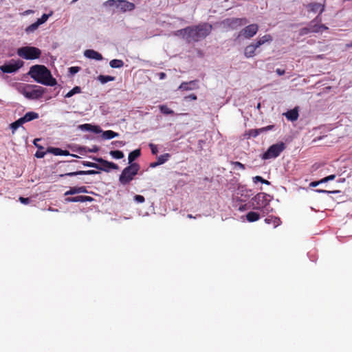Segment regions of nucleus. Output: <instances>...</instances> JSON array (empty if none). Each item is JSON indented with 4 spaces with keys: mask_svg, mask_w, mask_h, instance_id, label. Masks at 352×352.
I'll return each instance as SVG.
<instances>
[{
    "mask_svg": "<svg viewBox=\"0 0 352 352\" xmlns=\"http://www.w3.org/2000/svg\"><path fill=\"white\" fill-rule=\"evenodd\" d=\"M212 29V25L203 23L175 31L173 35L181 36L188 43H192L204 39L210 34Z\"/></svg>",
    "mask_w": 352,
    "mask_h": 352,
    "instance_id": "obj_1",
    "label": "nucleus"
},
{
    "mask_svg": "<svg viewBox=\"0 0 352 352\" xmlns=\"http://www.w3.org/2000/svg\"><path fill=\"white\" fill-rule=\"evenodd\" d=\"M28 75L36 82L47 86H54L56 80L52 76L51 72L43 65H35L30 68Z\"/></svg>",
    "mask_w": 352,
    "mask_h": 352,
    "instance_id": "obj_2",
    "label": "nucleus"
},
{
    "mask_svg": "<svg viewBox=\"0 0 352 352\" xmlns=\"http://www.w3.org/2000/svg\"><path fill=\"white\" fill-rule=\"evenodd\" d=\"M140 166L137 163L131 164L125 167L119 177V182L122 185L129 184L138 174Z\"/></svg>",
    "mask_w": 352,
    "mask_h": 352,
    "instance_id": "obj_3",
    "label": "nucleus"
},
{
    "mask_svg": "<svg viewBox=\"0 0 352 352\" xmlns=\"http://www.w3.org/2000/svg\"><path fill=\"white\" fill-rule=\"evenodd\" d=\"M45 92V89L35 85H26L21 93L28 99L36 100L41 98Z\"/></svg>",
    "mask_w": 352,
    "mask_h": 352,
    "instance_id": "obj_4",
    "label": "nucleus"
},
{
    "mask_svg": "<svg viewBox=\"0 0 352 352\" xmlns=\"http://www.w3.org/2000/svg\"><path fill=\"white\" fill-rule=\"evenodd\" d=\"M17 54L19 56L26 60H34L40 58L41 51L36 47L25 46L19 48L17 50Z\"/></svg>",
    "mask_w": 352,
    "mask_h": 352,
    "instance_id": "obj_5",
    "label": "nucleus"
},
{
    "mask_svg": "<svg viewBox=\"0 0 352 352\" xmlns=\"http://www.w3.org/2000/svg\"><path fill=\"white\" fill-rule=\"evenodd\" d=\"M285 144L283 142L272 144L270 146L266 152H265L261 158L263 160H269L276 158L285 149Z\"/></svg>",
    "mask_w": 352,
    "mask_h": 352,
    "instance_id": "obj_6",
    "label": "nucleus"
},
{
    "mask_svg": "<svg viewBox=\"0 0 352 352\" xmlns=\"http://www.w3.org/2000/svg\"><path fill=\"white\" fill-rule=\"evenodd\" d=\"M248 23V20L243 18H228L222 21V24L225 28H230L231 30H236L239 28L246 25Z\"/></svg>",
    "mask_w": 352,
    "mask_h": 352,
    "instance_id": "obj_7",
    "label": "nucleus"
},
{
    "mask_svg": "<svg viewBox=\"0 0 352 352\" xmlns=\"http://www.w3.org/2000/svg\"><path fill=\"white\" fill-rule=\"evenodd\" d=\"M268 195L265 193H258L253 199L252 201L256 203V206H253V209L258 210L264 212V210L269 205L270 200L267 199Z\"/></svg>",
    "mask_w": 352,
    "mask_h": 352,
    "instance_id": "obj_8",
    "label": "nucleus"
},
{
    "mask_svg": "<svg viewBox=\"0 0 352 352\" xmlns=\"http://www.w3.org/2000/svg\"><path fill=\"white\" fill-rule=\"evenodd\" d=\"M23 65L22 60H12L9 63L0 66V69L3 73L10 74L16 72Z\"/></svg>",
    "mask_w": 352,
    "mask_h": 352,
    "instance_id": "obj_9",
    "label": "nucleus"
},
{
    "mask_svg": "<svg viewBox=\"0 0 352 352\" xmlns=\"http://www.w3.org/2000/svg\"><path fill=\"white\" fill-rule=\"evenodd\" d=\"M258 30V25L252 23L245 26L239 33L238 37L243 36L245 38L250 39L256 34Z\"/></svg>",
    "mask_w": 352,
    "mask_h": 352,
    "instance_id": "obj_10",
    "label": "nucleus"
},
{
    "mask_svg": "<svg viewBox=\"0 0 352 352\" xmlns=\"http://www.w3.org/2000/svg\"><path fill=\"white\" fill-rule=\"evenodd\" d=\"M95 160L99 163L98 170L109 172L110 169H118V166L113 162H109L102 158H95Z\"/></svg>",
    "mask_w": 352,
    "mask_h": 352,
    "instance_id": "obj_11",
    "label": "nucleus"
},
{
    "mask_svg": "<svg viewBox=\"0 0 352 352\" xmlns=\"http://www.w3.org/2000/svg\"><path fill=\"white\" fill-rule=\"evenodd\" d=\"M199 88L198 80H194L189 82H183L179 87V89L184 91L193 90Z\"/></svg>",
    "mask_w": 352,
    "mask_h": 352,
    "instance_id": "obj_12",
    "label": "nucleus"
},
{
    "mask_svg": "<svg viewBox=\"0 0 352 352\" xmlns=\"http://www.w3.org/2000/svg\"><path fill=\"white\" fill-rule=\"evenodd\" d=\"M100 172L96 170H78L74 172L67 173L65 174H60V177H64L65 176H76V175H96L99 174Z\"/></svg>",
    "mask_w": 352,
    "mask_h": 352,
    "instance_id": "obj_13",
    "label": "nucleus"
},
{
    "mask_svg": "<svg viewBox=\"0 0 352 352\" xmlns=\"http://www.w3.org/2000/svg\"><path fill=\"white\" fill-rule=\"evenodd\" d=\"M118 3H119L117 5V7L119 8L123 12L126 11H132L135 8V6L133 3L125 0H118Z\"/></svg>",
    "mask_w": 352,
    "mask_h": 352,
    "instance_id": "obj_14",
    "label": "nucleus"
},
{
    "mask_svg": "<svg viewBox=\"0 0 352 352\" xmlns=\"http://www.w3.org/2000/svg\"><path fill=\"white\" fill-rule=\"evenodd\" d=\"M94 199L89 196L79 195L76 197H70L65 198L66 202H86L92 201Z\"/></svg>",
    "mask_w": 352,
    "mask_h": 352,
    "instance_id": "obj_15",
    "label": "nucleus"
},
{
    "mask_svg": "<svg viewBox=\"0 0 352 352\" xmlns=\"http://www.w3.org/2000/svg\"><path fill=\"white\" fill-rule=\"evenodd\" d=\"M84 55L85 57L90 59L96 60H101L102 59V54L94 50H86L84 52Z\"/></svg>",
    "mask_w": 352,
    "mask_h": 352,
    "instance_id": "obj_16",
    "label": "nucleus"
},
{
    "mask_svg": "<svg viewBox=\"0 0 352 352\" xmlns=\"http://www.w3.org/2000/svg\"><path fill=\"white\" fill-rule=\"evenodd\" d=\"M87 190L86 186H74L71 187L70 189L66 191L64 194L65 196L72 195L78 193H87Z\"/></svg>",
    "mask_w": 352,
    "mask_h": 352,
    "instance_id": "obj_17",
    "label": "nucleus"
},
{
    "mask_svg": "<svg viewBox=\"0 0 352 352\" xmlns=\"http://www.w3.org/2000/svg\"><path fill=\"white\" fill-rule=\"evenodd\" d=\"M79 129L83 131H91L96 134L102 132L100 126L91 125V124H83L79 126Z\"/></svg>",
    "mask_w": 352,
    "mask_h": 352,
    "instance_id": "obj_18",
    "label": "nucleus"
},
{
    "mask_svg": "<svg viewBox=\"0 0 352 352\" xmlns=\"http://www.w3.org/2000/svg\"><path fill=\"white\" fill-rule=\"evenodd\" d=\"M257 48H258V47H256L255 43L247 45L244 50V56L246 58L253 57L255 55V51Z\"/></svg>",
    "mask_w": 352,
    "mask_h": 352,
    "instance_id": "obj_19",
    "label": "nucleus"
},
{
    "mask_svg": "<svg viewBox=\"0 0 352 352\" xmlns=\"http://www.w3.org/2000/svg\"><path fill=\"white\" fill-rule=\"evenodd\" d=\"M285 117L290 121H296L298 120L299 114L296 108L288 111L285 114Z\"/></svg>",
    "mask_w": 352,
    "mask_h": 352,
    "instance_id": "obj_20",
    "label": "nucleus"
},
{
    "mask_svg": "<svg viewBox=\"0 0 352 352\" xmlns=\"http://www.w3.org/2000/svg\"><path fill=\"white\" fill-rule=\"evenodd\" d=\"M48 151L50 153H52L54 155H65V156H67V155H69V152L67 150H63V149L59 148L51 147V148H50L48 149Z\"/></svg>",
    "mask_w": 352,
    "mask_h": 352,
    "instance_id": "obj_21",
    "label": "nucleus"
},
{
    "mask_svg": "<svg viewBox=\"0 0 352 352\" xmlns=\"http://www.w3.org/2000/svg\"><path fill=\"white\" fill-rule=\"evenodd\" d=\"M265 222L267 224H273L274 228H276L281 223L280 218L270 216L265 219Z\"/></svg>",
    "mask_w": 352,
    "mask_h": 352,
    "instance_id": "obj_22",
    "label": "nucleus"
},
{
    "mask_svg": "<svg viewBox=\"0 0 352 352\" xmlns=\"http://www.w3.org/2000/svg\"><path fill=\"white\" fill-rule=\"evenodd\" d=\"M38 118V114L34 111L28 112L24 115V116L22 117L25 123L37 119Z\"/></svg>",
    "mask_w": 352,
    "mask_h": 352,
    "instance_id": "obj_23",
    "label": "nucleus"
},
{
    "mask_svg": "<svg viewBox=\"0 0 352 352\" xmlns=\"http://www.w3.org/2000/svg\"><path fill=\"white\" fill-rule=\"evenodd\" d=\"M272 41V37L270 34H265L256 41L255 43L256 47H260L262 45L265 44L267 42H270Z\"/></svg>",
    "mask_w": 352,
    "mask_h": 352,
    "instance_id": "obj_24",
    "label": "nucleus"
},
{
    "mask_svg": "<svg viewBox=\"0 0 352 352\" xmlns=\"http://www.w3.org/2000/svg\"><path fill=\"white\" fill-rule=\"evenodd\" d=\"M260 219V214L256 212H249L246 214V219L249 222H254Z\"/></svg>",
    "mask_w": 352,
    "mask_h": 352,
    "instance_id": "obj_25",
    "label": "nucleus"
},
{
    "mask_svg": "<svg viewBox=\"0 0 352 352\" xmlns=\"http://www.w3.org/2000/svg\"><path fill=\"white\" fill-rule=\"evenodd\" d=\"M141 154V152H140V149H135L133 151H131L129 154V156H128V160H129V163L131 164H133L132 162L137 158Z\"/></svg>",
    "mask_w": 352,
    "mask_h": 352,
    "instance_id": "obj_26",
    "label": "nucleus"
},
{
    "mask_svg": "<svg viewBox=\"0 0 352 352\" xmlns=\"http://www.w3.org/2000/svg\"><path fill=\"white\" fill-rule=\"evenodd\" d=\"M118 135L119 134L118 133H116L111 130L105 131L102 133V138L107 140L114 138Z\"/></svg>",
    "mask_w": 352,
    "mask_h": 352,
    "instance_id": "obj_27",
    "label": "nucleus"
},
{
    "mask_svg": "<svg viewBox=\"0 0 352 352\" xmlns=\"http://www.w3.org/2000/svg\"><path fill=\"white\" fill-rule=\"evenodd\" d=\"M109 65L112 68H120L123 67L124 62L120 59H113L109 62Z\"/></svg>",
    "mask_w": 352,
    "mask_h": 352,
    "instance_id": "obj_28",
    "label": "nucleus"
},
{
    "mask_svg": "<svg viewBox=\"0 0 352 352\" xmlns=\"http://www.w3.org/2000/svg\"><path fill=\"white\" fill-rule=\"evenodd\" d=\"M116 78L111 76L100 75L98 77V80L102 84L107 83L109 81L115 80Z\"/></svg>",
    "mask_w": 352,
    "mask_h": 352,
    "instance_id": "obj_29",
    "label": "nucleus"
},
{
    "mask_svg": "<svg viewBox=\"0 0 352 352\" xmlns=\"http://www.w3.org/2000/svg\"><path fill=\"white\" fill-rule=\"evenodd\" d=\"M24 123H25V122H24V120H23L22 118H20L19 119H18L15 122H12L10 124V128L12 129V132H14L15 130H16L20 126H21Z\"/></svg>",
    "mask_w": 352,
    "mask_h": 352,
    "instance_id": "obj_30",
    "label": "nucleus"
},
{
    "mask_svg": "<svg viewBox=\"0 0 352 352\" xmlns=\"http://www.w3.org/2000/svg\"><path fill=\"white\" fill-rule=\"evenodd\" d=\"M81 93V88L78 86L74 87L72 89H71L69 92H67L65 97V98H70L73 96L74 94H80Z\"/></svg>",
    "mask_w": 352,
    "mask_h": 352,
    "instance_id": "obj_31",
    "label": "nucleus"
},
{
    "mask_svg": "<svg viewBox=\"0 0 352 352\" xmlns=\"http://www.w3.org/2000/svg\"><path fill=\"white\" fill-rule=\"evenodd\" d=\"M110 155L115 159H122L124 157V153L121 151H111L109 153Z\"/></svg>",
    "mask_w": 352,
    "mask_h": 352,
    "instance_id": "obj_32",
    "label": "nucleus"
},
{
    "mask_svg": "<svg viewBox=\"0 0 352 352\" xmlns=\"http://www.w3.org/2000/svg\"><path fill=\"white\" fill-rule=\"evenodd\" d=\"M39 25L40 24L38 23L37 21H36L35 23L31 24L25 28V32L28 34L33 32L38 28Z\"/></svg>",
    "mask_w": 352,
    "mask_h": 352,
    "instance_id": "obj_33",
    "label": "nucleus"
},
{
    "mask_svg": "<svg viewBox=\"0 0 352 352\" xmlns=\"http://www.w3.org/2000/svg\"><path fill=\"white\" fill-rule=\"evenodd\" d=\"M169 157H170V154L165 153V154L158 156L157 162H158V163L161 165V164H163L164 163H165L166 161H168Z\"/></svg>",
    "mask_w": 352,
    "mask_h": 352,
    "instance_id": "obj_34",
    "label": "nucleus"
},
{
    "mask_svg": "<svg viewBox=\"0 0 352 352\" xmlns=\"http://www.w3.org/2000/svg\"><path fill=\"white\" fill-rule=\"evenodd\" d=\"M160 109L161 112L165 115H173L174 114V111L169 109L166 105H161L160 106Z\"/></svg>",
    "mask_w": 352,
    "mask_h": 352,
    "instance_id": "obj_35",
    "label": "nucleus"
},
{
    "mask_svg": "<svg viewBox=\"0 0 352 352\" xmlns=\"http://www.w3.org/2000/svg\"><path fill=\"white\" fill-rule=\"evenodd\" d=\"M254 179V182H261L262 184H267V185H270V182H268L267 180L266 179H264L261 176H256L253 178Z\"/></svg>",
    "mask_w": 352,
    "mask_h": 352,
    "instance_id": "obj_36",
    "label": "nucleus"
},
{
    "mask_svg": "<svg viewBox=\"0 0 352 352\" xmlns=\"http://www.w3.org/2000/svg\"><path fill=\"white\" fill-rule=\"evenodd\" d=\"M82 165L84 166L91 167V168H94L96 169H98V168H99L98 164L91 162H83Z\"/></svg>",
    "mask_w": 352,
    "mask_h": 352,
    "instance_id": "obj_37",
    "label": "nucleus"
},
{
    "mask_svg": "<svg viewBox=\"0 0 352 352\" xmlns=\"http://www.w3.org/2000/svg\"><path fill=\"white\" fill-rule=\"evenodd\" d=\"M49 14H43L41 17L40 19H37V22L38 23H39L40 25L44 23L45 22L47 21V20L49 18Z\"/></svg>",
    "mask_w": 352,
    "mask_h": 352,
    "instance_id": "obj_38",
    "label": "nucleus"
},
{
    "mask_svg": "<svg viewBox=\"0 0 352 352\" xmlns=\"http://www.w3.org/2000/svg\"><path fill=\"white\" fill-rule=\"evenodd\" d=\"M274 128V125H269L265 127H262L260 129H256L258 131V133L261 134V133L272 130Z\"/></svg>",
    "mask_w": 352,
    "mask_h": 352,
    "instance_id": "obj_39",
    "label": "nucleus"
},
{
    "mask_svg": "<svg viewBox=\"0 0 352 352\" xmlns=\"http://www.w3.org/2000/svg\"><path fill=\"white\" fill-rule=\"evenodd\" d=\"M336 177V175H330L327 177H325L324 178H322V179L320 180V182H322V183H326L329 181H331V180H333Z\"/></svg>",
    "mask_w": 352,
    "mask_h": 352,
    "instance_id": "obj_40",
    "label": "nucleus"
},
{
    "mask_svg": "<svg viewBox=\"0 0 352 352\" xmlns=\"http://www.w3.org/2000/svg\"><path fill=\"white\" fill-rule=\"evenodd\" d=\"M316 192H320V193H327V194H337V193H340V190H320V189H318L316 190Z\"/></svg>",
    "mask_w": 352,
    "mask_h": 352,
    "instance_id": "obj_41",
    "label": "nucleus"
},
{
    "mask_svg": "<svg viewBox=\"0 0 352 352\" xmlns=\"http://www.w3.org/2000/svg\"><path fill=\"white\" fill-rule=\"evenodd\" d=\"M232 164L234 165L235 168H239L241 170H244L245 168V165L240 162H232Z\"/></svg>",
    "mask_w": 352,
    "mask_h": 352,
    "instance_id": "obj_42",
    "label": "nucleus"
},
{
    "mask_svg": "<svg viewBox=\"0 0 352 352\" xmlns=\"http://www.w3.org/2000/svg\"><path fill=\"white\" fill-rule=\"evenodd\" d=\"M309 30H311V32H315V33L320 32V25H310Z\"/></svg>",
    "mask_w": 352,
    "mask_h": 352,
    "instance_id": "obj_43",
    "label": "nucleus"
},
{
    "mask_svg": "<svg viewBox=\"0 0 352 352\" xmlns=\"http://www.w3.org/2000/svg\"><path fill=\"white\" fill-rule=\"evenodd\" d=\"M149 147L151 150V153L153 155H157V153H158V149H157V147L156 145L152 144V143H150L149 144Z\"/></svg>",
    "mask_w": 352,
    "mask_h": 352,
    "instance_id": "obj_44",
    "label": "nucleus"
},
{
    "mask_svg": "<svg viewBox=\"0 0 352 352\" xmlns=\"http://www.w3.org/2000/svg\"><path fill=\"white\" fill-rule=\"evenodd\" d=\"M134 200L138 203H143L145 201L144 197L142 195H136L134 197Z\"/></svg>",
    "mask_w": 352,
    "mask_h": 352,
    "instance_id": "obj_45",
    "label": "nucleus"
},
{
    "mask_svg": "<svg viewBox=\"0 0 352 352\" xmlns=\"http://www.w3.org/2000/svg\"><path fill=\"white\" fill-rule=\"evenodd\" d=\"M80 68L79 67H71L69 68V73L72 75H74L78 73L80 71Z\"/></svg>",
    "mask_w": 352,
    "mask_h": 352,
    "instance_id": "obj_46",
    "label": "nucleus"
},
{
    "mask_svg": "<svg viewBox=\"0 0 352 352\" xmlns=\"http://www.w3.org/2000/svg\"><path fill=\"white\" fill-rule=\"evenodd\" d=\"M310 30V27L303 28L300 29V35L302 36V35H305V34L310 33L311 30Z\"/></svg>",
    "mask_w": 352,
    "mask_h": 352,
    "instance_id": "obj_47",
    "label": "nucleus"
},
{
    "mask_svg": "<svg viewBox=\"0 0 352 352\" xmlns=\"http://www.w3.org/2000/svg\"><path fill=\"white\" fill-rule=\"evenodd\" d=\"M103 5L104 6H113L116 5V1L115 0H108V1H106Z\"/></svg>",
    "mask_w": 352,
    "mask_h": 352,
    "instance_id": "obj_48",
    "label": "nucleus"
},
{
    "mask_svg": "<svg viewBox=\"0 0 352 352\" xmlns=\"http://www.w3.org/2000/svg\"><path fill=\"white\" fill-rule=\"evenodd\" d=\"M112 144L117 147H122L125 145V142L123 141H113L112 142Z\"/></svg>",
    "mask_w": 352,
    "mask_h": 352,
    "instance_id": "obj_49",
    "label": "nucleus"
},
{
    "mask_svg": "<svg viewBox=\"0 0 352 352\" xmlns=\"http://www.w3.org/2000/svg\"><path fill=\"white\" fill-rule=\"evenodd\" d=\"M45 153L44 151H40V150H38L35 153V156L37 158H42L45 156Z\"/></svg>",
    "mask_w": 352,
    "mask_h": 352,
    "instance_id": "obj_50",
    "label": "nucleus"
},
{
    "mask_svg": "<svg viewBox=\"0 0 352 352\" xmlns=\"http://www.w3.org/2000/svg\"><path fill=\"white\" fill-rule=\"evenodd\" d=\"M19 201L23 204H28L30 203V199L29 198H25L23 197H19Z\"/></svg>",
    "mask_w": 352,
    "mask_h": 352,
    "instance_id": "obj_51",
    "label": "nucleus"
},
{
    "mask_svg": "<svg viewBox=\"0 0 352 352\" xmlns=\"http://www.w3.org/2000/svg\"><path fill=\"white\" fill-rule=\"evenodd\" d=\"M186 99L191 100H196L197 99V97L195 94H191L188 96L185 97Z\"/></svg>",
    "mask_w": 352,
    "mask_h": 352,
    "instance_id": "obj_52",
    "label": "nucleus"
},
{
    "mask_svg": "<svg viewBox=\"0 0 352 352\" xmlns=\"http://www.w3.org/2000/svg\"><path fill=\"white\" fill-rule=\"evenodd\" d=\"M250 135H252V137H256L259 135L258 133V131H257V129H252L250 131Z\"/></svg>",
    "mask_w": 352,
    "mask_h": 352,
    "instance_id": "obj_53",
    "label": "nucleus"
},
{
    "mask_svg": "<svg viewBox=\"0 0 352 352\" xmlns=\"http://www.w3.org/2000/svg\"><path fill=\"white\" fill-rule=\"evenodd\" d=\"M320 184H322V182H320V180H319V181H316V182H311L309 186H311V187H316L318 185H319Z\"/></svg>",
    "mask_w": 352,
    "mask_h": 352,
    "instance_id": "obj_54",
    "label": "nucleus"
},
{
    "mask_svg": "<svg viewBox=\"0 0 352 352\" xmlns=\"http://www.w3.org/2000/svg\"><path fill=\"white\" fill-rule=\"evenodd\" d=\"M276 72L279 75V76H282L283 74H285V72L284 69H276Z\"/></svg>",
    "mask_w": 352,
    "mask_h": 352,
    "instance_id": "obj_55",
    "label": "nucleus"
},
{
    "mask_svg": "<svg viewBox=\"0 0 352 352\" xmlns=\"http://www.w3.org/2000/svg\"><path fill=\"white\" fill-rule=\"evenodd\" d=\"M160 80L164 79L166 77V74L164 72H160L158 74Z\"/></svg>",
    "mask_w": 352,
    "mask_h": 352,
    "instance_id": "obj_56",
    "label": "nucleus"
},
{
    "mask_svg": "<svg viewBox=\"0 0 352 352\" xmlns=\"http://www.w3.org/2000/svg\"><path fill=\"white\" fill-rule=\"evenodd\" d=\"M33 12H34V11H33V10H28L25 11L24 12H23V14H23V15H28V14H32V13H33Z\"/></svg>",
    "mask_w": 352,
    "mask_h": 352,
    "instance_id": "obj_57",
    "label": "nucleus"
},
{
    "mask_svg": "<svg viewBox=\"0 0 352 352\" xmlns=\"http://www.w3.org/2000/svg\"><path fill=\"white\" fill-rule=\"evenodd\" d=\"M160 164L158 163V162H153V163H151L150 164V166L152 167V168H155L157 166H160Z\"/></svg>",
    "mask_w": 352,
    "mask_h": 352,
    "instance_id": "obj_58",
    "label": "nucleus"
},
{
    "mask_svg": "<svg viewBox=\"0 0 352 352\" xmlns=\"http://www.w3.org/2000/svg\"><path fill=\"white\" fill-rule=\"evenodd\" d=\"M320 32L322 30H327L328 28L327 26H325L324 25H320Z\"/></svg>",
    "mask_w": 352,
    "mask_h": 352,
    "instance_id": "obj_59",
    "label": "nucleus"
},
{
    "mask_svg": "<svg viewBox=\"0 0 352 352\" xmlns=\"http://www.w3.org/2000/svg\"><path fill=\"white\" fill-rule=\"evenodd\" d=\"M187 217H188V218H190V219H191V218H194V217H192V214H190L187 215Z\"/></svg>",
    "mask_w": 352,
    "mask_h": 352,
    "instance_id": "obj_60",
    "label": "nucleus"
},
{
    "mask_svg": "<svg viewBox=\"0 0 352 352\" xmlns=\"http://www.w3.org/2000/svg\"><path fill=\"white\" fill-rule=\"evenodd\" d=\"M257 107V109H260V108H261V103H258V104H257V107Z\"/></svg>",
    "mask_w": 352,
    "mask_h": 352,
    "instance_id": "obj_61",
    "label": "nucleus"
},
{
    "mask_svg": "<svg viewBox=\"0 0 352 352\" xmlns=\"http://www.w3.org/2000/svg\"><path fill=\"white\" fill-rule=\"evenodd\" d=\"M78 1V0H73V1H72V3H75V2H76V1Z\"/></svg>",
    "mask_w": 352,
    "mask_h": 352,
    "instance_id": "obj_62",
    "label": "nucleus"
},
{
    "mask_svg": "<svg viewBox=\"0 0 352 352\" xmlns=\"http://www.w3.org/2000/svg\"><path fill=\"white\" fill-rule=\"evenodd\" d=\"M348 46L352 47V43L351 44L348 45Z\"/></svg>",
    "mask_w": 352,
    "mask_h": 352,
    "instance_id": "obj_63",
    "label": "nucleus"
},
{
    "mask_svg": "<svg viewBox=\"0 0 352 352\" xmlns=\"http://www.w3.org/2000/svg\"><path fill=\"white\" fill-rule=\"evenodd\" d=\"M239 209H240L241 210H242L243 209V206L240 207V208H239Z\"/></svg>",
    "mask_w": 352,
    "mask_h": 352,
    "instance_id": "obj_64",
    "label": "nucleus"
}]
</instances>
